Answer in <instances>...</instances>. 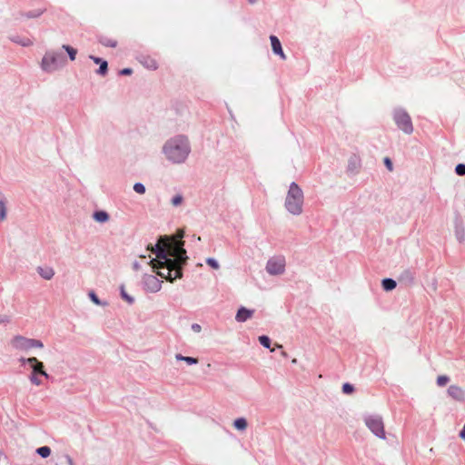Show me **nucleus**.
I'll list each match as a JSON object with an SVG mask.
<instances>
[{
  "mask_svg": "<svg viewBox=\"0 0 465 465\" xmlns=\"http://www.w3.org/2000/svg\"><path fill=\"white\" fill-rule=\"evenodd\" d=\"M183 237V231L172 237H160L155 246L151 249L156 253V259L151 262L153 270L159 276L170 282L182 277V266L187 260Z\"/></svg>",
  "mask_w": 465,
  "mask_h": 465,
  "instance_id": "1",
  "label": "nucleus"
},
{
  "mask_svg": "<svg viewBox=\"0 0 465 465\" xmlns=\"http://www.w3.org/2000/svg\"><path fill=\"white\" fill-rule=\"evenodd\" d=\"M163 151L168 159L181 163L185 160L190 151L188 140L184 136L171 139L165 143Z\"/></svg>",
  "mask_w": 465,
  "mask_h": 465,
  "instance_id": "2",
  "label": "nucleus"
},
{
  "mask_svg": "<svg viewBox=\"0 0 465 465\" xmlns=\"http://www.w3.org/2000/svg\"><path fill=\"white\" fill-rule=\"evenodd\" d=\"M303 193L296 183H292L286 196L285 207L287 210L298 215L302 212Z\"/></svg>",
  "mask_w": 465,
  "mask_h": 465,
  "instance_id": "3",
  "label": "nucleus"
},
{
  "mask_svg": "<svg viewBox=\"0 0 465 465\" xmlns=\"http://www.w3.org/2000/svg\"><path fill=\"white\" fill-rule=\"evenodd\" d=\"M11 345L19 351H29L32 349H42L44 344L41 341L26 338L21 335L15 336L11 340Z\"/></svg>",
  "mask_w": 465,
  "mask_h": 465,
  "instance_id": "4",
  "label": "nucleus"
},
{
  "mask_svg": "<svg viewBox=\"0 0 465 465\" xmlns=\"http://www.w3.org/2000/svg\"><path fill=\"white\" fill-rule=\"evenodd\" d=\"M394 121H395L397 126L401 130H402L405 134H410L412 133L413 126H412L411 119L406 112H404L402 110L396 111L394 114Z\"/></svg>",
  "mask_w": 465,
  "mask_h": 465,
  "instance_id": "5",
  "label": "nucleus"
},
{
  "mask_svg": "<svg viewBox=\"0 0 465 465\" xmlns=\"http://www.w3.org/2000/svg\"><path fill=\"white\" fill-rule=\"evenodd\" d=\"M366 426L381 439H385L384 424L381 417L371 416L365 420Z\"/></svg>",
  "mask_w": 465,
  "mask_h": 465,
  "instance_id": "6",
  "label": "nucleus"
},
{
  "mask_svg": "<svg viewBox=\"0 0 465 465\" xmlns=\"http://www.w3.org/2000/svg\"><path fill=\"white\" fill-rule=\"evenodd\" d=\"M285 261L283 258L270 259L266 264V271L272 275L282 274L284 272Z\"/></svg>",
  "mask_w": 465,
  "mask_h": 465,
  "instance_id": "7",
  "label": "nucleus"
},
{
  "mask_svg": "<svg viewBox=\"0 0 465 465\" xmlns=\"http://www.w3.org/2000/svg\"><path fill=\"white\" fill-rule=\"evenodd\" d=\"M24 362H26L30 365L32 368V374L31 375H42L45 378H48L49 375L46 373V371L44 369L43 362L39 361L35 357H31L27 359L22 360Z\"/></svg>",
  "mask_w": 465,
  "mask_h": 465,
  "instance_id": "8",
  "label": "nucleus"
},
{
  "mask_svg": "<svg viewBox=\"0 0 465 465\" xmlns=\"http://www.w3.org/2000/svg\"><path fill=\"white\" fill-rule=\"evenodd\" d=\"M57 57L54 54H46L42 61V66L46 71H51L56 68Z\"/></svg>",
  "mask_w": 465,
  "mask_h": 465,
  "instance_id": "9",
  "label": "nucleus"
},
{
  "mask_svg": "<svg viewBox=\"0 0 465 465\" xmlns=\"http://www.w3.org/2000/svg\"><path fill=\"white\" fill-rule=\"evenodd\" d=\"M139 62L149 70H156L158 68L157 60L148 54H142L139 57Z\"/></svg>",
  "mask_w": 465,
  "mask_h": 465,
  "instance_id": "10",
  "label": "nucleus"
},
{
  "mask_svg": "<svg viewBox=\"0 0 465 465\" xmlns=\"http://www.w3.org/2000/svg\"><path fill=\"white\" fill-rule=\"evenodd\" d=\"M449 395L456 401H463L465 399V392L463 389L457 385H451L448 389Z\"/></svg>",
  "mask_w": 465,
  "mask_h": 465,
  "instance_id": "11",
  "label": "nucleus"
},
{
  "mask_svg": "<svg viewBox=\"0 0 465 465\" xmlns=\"http://www.w3.org/2000/svg\"><path fill=\"white\" fill-rule=\"evenodd\" d=\"M270 40L273 53L280 55L283 60L286 59L280 40L275 35H271Z\"/></svg>",
  "mask_w": 465,
  "mask_h": 465,
  "instance_id": "12",
  "label": "nucleus"
},
{
  "mask_svg": "<svg viewBox=\"0 0 465 465\" xmlns=\"http://www.w3.org/2000/svg\"><path fill=\"white\" fill-rule=\"evenodd\" d=\"M253 311L248 310L244 307H242L238 310L236 314V321L242 322L248 320L252 316Z\"/></svg>",
  "mask_w": 465,
  "mask_h": 465,
  "instance_id": "13",
  "label": "nucleus"
},
{
  "mask_svg": "<svg viewBox=\"0 0 465 465\" xmlns=\"http://www.w3.org/2000/svg\"><path fill=\"white\" fill-rule=\"evenodd\" d=\"M146 284L152 292H157L160 289V282L154 275H149L145 278Z\"/></svg>",
  "mask_w": 465,
  "mask_h": 465,
  "instance_id": "14",
  "label": "nucleus"
},
{
  "mask_svg": "<svg viewBox=\"0 0 465 465\" xmlns=\"http://www.w3.org/2000/svg\"><path fill=\"white\" fill-rule=\"evenodd\" d=\"M37 272L45 280H50L54 275V271L51 267H38Z\"/></svg>",
  "mask_w": 465,
  "mask_h": 465,
  "instance_id": "15",
  "label": "nucleus"
},
{
  "mask_svg": "<svg viewBox=\"0 0 465 465\" xmlns=\"http://www.w3.org/2000/svg\"><path fill=\"white\" fill-rule=\"evenodd\" d=\"M94 219L98 223H104L109 220V215L106 212L99 211L94 213Z\"/></svg>",
  "mask_w": 465,
  "mask_h": 465,
  "instance_id": "16",
  "label": "nucleus"
},
{
  "mask_svg": "<svg viewBox=\"0 0 465 465\" xmlns=\"http://www.w3.org/2000/svg\"><path fill=\"white\" fill-rule=\"evenodd\" d=\"M381 284L382 288L387 292L392 291L396 287V282L392 279H384L382 280Z\"/></svg>",
  "mask_w": 465,
  "mask_h": 465,
  "instance_id": "17",
  "label": "nucleus"
},
{
  "mask_svg": "<svg viewBox=\"0 0 465 465\" xmlns=\"http://www.w3.org/2000/svg\"><path fill=\"white\" fill-rule=\"evenodd\" d=\"M233 426L236 430H243L247 428V420L244 418H238L234 420Z\"/></svg>",
  "mask_w": 465,
  "mask_h": 465,
  "instance_id": "18",
  "label": "nucleus"
},
{
  "mask_svg": "<svg viewBox=\"0 0 465 465\" xmlns=\"http://www.w3.org/2000/svg\"><path fill=\"white\" fill-rule=\"evenodd\" d=\"M175 358L176 360L178 361H185L187 364L189 365H192V364H196L198 362V359L196 358H193V357H189V356H183L181 354H176L175 355Z\"/></svg>",
  "mask_w": 465,
  "mask_h": 465,
  "instance_id": "19",
  "label": "nucleus"
},
{
  "mask_svg": "<svg viewBox=\"0 0 465 465\" xmlns=\"http://www.w3.org/2000/svg\"><path fill=\"white\" fill-rule=\"evenodd\" d=\"M100 43L104 46L115 47L117 45V41L114 38L111 37H102L100 39Z\"/></svg>",
  "mask_w": 465,
  "mask_h": 465,
  "instance_id": "20",
  "label": "nucleus"
},
{
  "mask_svg": "<svg viewBox=\"0 0 465 465\" xmlns=\"http://www.w3.org/2000/svg\"><path fill=\"white\" fill-rule=\"evenodd\" d=\"M63 48L68 53L71 61L75 60L76 54H77L76 49L73 48L70 45H64Z\"/></svg>",
  "mask_w": 465,
  "mask_h": 465,
  "instance_id": "21",
  "label": "nucleus"
},
{
  "mask_svg": "<svg viewBox=\"0 0 465 465\" xmlns=\"http://www.w3.org/2000/svg\"><path fill=\"white\" fill-rule=\"evenodd\" d=\"M36 452L43 458H47L51 454V449L47 446L40 447L36 450Z\"/></svg>",
  "mask_w": 465,
  "mask_h": 465,
  "instance_id": "22",
  "label": "nucleus"
},
{
  "mask_svg": "<svg viewBox=\"0 0 465 465\" xmlns=\"http://www.w3.org/2000/svg\"><path fill=\"white\" fill-rule=\"evenodd\" d=\"M6 218V206L3 199H0V220L4 221Z\"/></svg>",
  "mask_w": 465,
  "mask_h": 465,
  "instance_id": "23",
  "label": "nucleus"
},
{
  "mask_svg": "<svg viewBox=\"0 0 465 465\" xmlns=\"http://www.w3.org/2000/svg\"><path fill=\"white\" fill-rule=\"evenodd\" d=\"M449 377L446 376V375H440L437 378V384L440 386V387H443L445 386L448 381H449Z\"/></svg>",
  "mask_w": 465,
  "mask_h": 465,
  "instance_id": "24",
  "label": "nucleus"
},
{
  "mask_svg": "<svg viewBox=\"0 0 465 465\" xmlns=\"http://www.w3.org/2000/svg\"><path fill=\"white\" fill-rule=\"evenodd\" d=\"M259 341L262 346H264L266 348H270V346H271V340L269 339V337H267L265 335L260 336Z\"/></svg>",
  "mask_w": 465,
  "mask_h": 465,
  "instance_id": "25",
  "label": "nucleus"
},
{
  "mask_svg": "<svg viewBox=\"0 0 465 465\" xmlns=\"http://www.w3.org/2000/svg\"><path fill=\"white\" fill-rule=\"evenodd\" d=\"M107 68H108L107 62L106 61H103L100 64V67H99L97 73L102 74V75H104L107 73Z\"/></svg>",
  "mask_w": 465,
  "mask_h": 465,
  "instance_id": "26",
  "label": "nucleus"
},
{
  "mask_svg": "<svg viewBox=\"0 0 465 465\" xmlns=\"http://www.w3.org/2000/svg\"><path fill=\"white\" fill-rule=\"evenodd\" d=\"M134 190L137 193H140V194H143L145 193V187L143 184L140 183H136L134 185Z\"/></svg>",
  "mask_w": 465,
  "mask_h": 465,
  "instance_id": "27",
  "label": "nucleus"
},
{
  "mask_svg": "<svg viewBox=\"0 0 465 465\" xmlns=\"http://www.w3.org/2000/svg\"><path fill=\"white\" fill-rule=\"evenodd\" d=\"M455 172L458 175H465V164L459 163L455 168Z\"/></svg>",
  "mask_w": 465,
  "mask_h": 465,
  "instance_id": "28",
  "label": "nucleus"
},
{
  "mask_svg": "<svg viewBox=\"0 0 465 465\" xmlns=\"http://www.w3.org/2000/svg\"><path fill=\"white\" fill-rule=\"evenodd\" d=\"M354 391V388L350 383H344L342 386V391L346 394H350Z\"/></svg>",
  "mask_w": 465,
  "mask_h": 465,
  "instance_id": "29",
  "label": "nucleus"
},
{
  "mask_svg": "<svg viewBox=\"0 0 465 465\" xmlns=\"http://www.w3.org/2000/svg\"><path fill=\"white\" fill-rule=\"evenodd\" d=\"M183 202V196L180 195V194H177L175 195L173 199H172V203L173 206H178L179 204H181Z\"/></svg>",
  "mask_w": 465,
  "mask_h": 465,
  "instance_id": "30",
  "label": "nucleus"
},
{
  "mask_svg": "<svg viewBox=\"0 0 465 465\" xmlns=\"http://www.w3.org/2000/svg\"><path fill=\"white\" fill-rule=\"evenodd\" d=\"M206 263L208 265H210L213 269H218L219 268V263L214 259H213V258H208L206 260Z\"/></svg>",
  "mask_w": 465,
  "mask_h": 465,
  "instance_id": "31",
  "label": "nucleus"
},
{
  "mask_svg": "<svg viewBox=\"0 0 465 465\" xmlns=\"http://www.w3.org/2000/svg\"><path fill=\"white\" fill-rule=\"evenodd\" d=\"M384 164L385 166L387 167V169L390 171V172H392L393 170V165H392V162L391 160L389 158V157H385L384 160Z\"/></svg>",
  "mask_w": 465,
  "mask_h": 465,
  "instance_id": "32",
  "label": "nucleus"
},
{
  "mask_svg": "<svg viewBox=\"0 0 465 465\" xmlns=\"http://www.w3.org/2000/svg\"><path fill=\"white\" fill-rule=\"evenodd\" d=\"M30 381L33 384L39 386L42 384V381L37 377V375H31Z\"/></svg>",
  "mask_w": 465,
  "mask_h": 465,
  "instance_id": "33",
  "label": "nucleus"
},
{
  "mask_svg": "<svg viewBox=\"0 0 465 465\" xmlns=\"http://www.w3.org/2000/svg\"><path fill=\"white\" fill-rule=\"evenodd\" d=\"M122 296L123 298L129 303H132L134 302V299L132 297H130L129 295H127L124 290H122Z\"/></svg>",
  "mask_w": 465,
  "mask_h": 465,
  "instance_id": "34",
  "label": "nucleus"
},
{
  "mask_svg": "<svg viewBox=\"0 0 465 465\" xmlns=\"http://www.w3.org/2000/svg\"><path fill=\"white\" fill-rule=\"evenodd\" d=\"M89 296H90L91 300H92L95 304H98V305L100 304V301H99L98 297L95 295V293H94V292H90Z\"/></svg>",
  "mask_w": 465,
  "mask_h": 465,
  "instance_id": "35",
  "label": "nucleus"
},
{
  "mask_svg": "<svg viewBox=\"0 0 465 465\" xmlns=\"http://www.w3.org/2000/svg\"><path fill=\"white\" fill-rule=\"evenodd\" d=\"M17 43L21 44L24 46H29L32 45V41L29 38H26L23 41H16Z\"/></svg>",
  "mask_w": 465,
  "mask_h": 465,
  "instance_id": "36",
  "label": "nucleus"
},
{
  "mask_svg": "<svg viewBox=\"0 0 465 465\" xmlns=\"http://www.w3.org/2000/svg\"><path fill=\"white\" fill-rule=\"evenodd\" d=\"M132 73L133 70L131 68H124L120 72V74L123 75H130Z\"/></svg>",
  "mask_w": 465,
  "mask_h": 465,
  "instance_id": "37",
  "label": "nucleus"
},
{
  "mask_svg": "<svg viewBox=\"0 0 465 465\" xmlns=\"http://www.w3.org/2000/svg\"><path fill=\"white\" fill-rule=\"evenodd\" d=\"M10 322V319L6 315H0V323H7Z\"/></svg>",
  "mask_w": 465,
  "mask_h": 465,
  "instance_id": "38",
  "label": "nucleus"
},
{
  "mask_svg": "<svg viewBox=\"0 0 465 465\" xmlns=\"http://www.w3.org/2000/svg\"><path fill=\"white\" fill-rule=\"evenodd\" d=\"M192 330L193 331H195V332H200L202 328H201V326L199 324L194 323V324L192 325Z\"/></svg>",
  "mask_w": 465,
  "mask_h": 465,
  "instance_id": "39",
  "label": "nucleus"
},
{
  "mask_svg": "<svg viewBox=\"0 0 465 465\" xmlns=\"http://www.w3.org/2000/svg\"><path fill=\"white\" fill-rule=\"evenodd\" d=\"M90 58L95 63V64H101L104 60H102L101 58H98V57H94L93 55L90 56Z\"/></svg>",
  "mask_w": 465,
  "mask_h": 465,
  "instance_id": "40",
  "label": "nucleus"
},
{
  "mask_svg": "<svg viewBox=\"0 0 465 465\" xmlns=\"http://www.w3.org/2000/svg\"><path fill=\"white\" fill-rule=\"evenodd\" d=\"M460 437L465 440V425L463 426L462 430L460 432Z\"/></svg>",
  "mask_w": 465,
  "mask_h": 465,
  "instance_id": "41",
  "label": "nucleus"
},
{
  "mask_svg": "<svg viewBox=\"0 0 465 465\" xmlns=\"http://www.w3.org/2000/svg\"><path fill=\"white\" fill-rule=\"evenodd\" d=\"M282 355L283 357H287V353H286L285 351H282Z\"/></svg>",
  "mask_w": 465,
  "mask_h": 465,
  "instance_id": "42",
  "label": "nucleus"
},
{
  "mask_svg": "<svg viewBox=\"0 0 465 465\" xmlns=\"http://www.w3.org/2000/svg\"><path fill=\"white\" fill-rule=\"evenodd\" d=\"M292 363H296V362H297V360H296V359H293V360L292 361Z\"/></svg>",
  "mask_w": 465,
  "mask_h": 465,
  "instance_id": "43",
  "label": "nucleus"
},
{
  "mask_svg": "<svg viewBox=\"0 0 465 465\" xmlns=\"http://www.w3.org/2000/svg\"><path fill=\"white\" fill-rule=\"evenodd\" d=\"M256 0H249L250 3H254Z\"/></svg>",
  "mask_w": 465,
  "mask_h": 465,
  "instance_id": "44",
  "label": "nucleus"
}]
</instances>
